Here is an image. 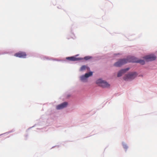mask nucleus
I'll list each match as a JSON object with an SVG mask.
<instances>
[{
	"mask_svg": "<svg viewBox=\"0 0 157 157\" xmlns=\"http://www.w3.org/2000/svg\"><path fill=\"white\" fill-rule=\"evenodd\" d=\"M92 58L91 57L89 56H85L84 57V59L86 60H87Z\"/></svg>",
	"mask_w": 157,
	"mask_h": 157,
	"instance_id": "f8f14e48",
	"label": "nucleus"
},
{
	"mask_svg": "<svg viewBox=\"0 0 157 157\" xmlns=\"http://www.w3.org/2000/svg\"><path fill=\"white\" fill-rule=\"evenodd\" d=\"M136 63H139L142 65H144L145 63V62L144 60L141 59L138 60L137 59Z\"/></svg>",
	"mask_w": 157,
	"mask_h": 157,
	"instance_id": "9d476101",
	"label": "nucleus"
},
{
	"mask_svg": "<svg viewBox=\"0 0 157 157\" xmlns=\"http://www.w3.org/2000/svg\"><path fill=\"white\" fill-rule=\"evenodd\" d=\"M136 73L135 72L128 74L127 75L126 78L125 79V80H126V79H133L136 77Z\"/></svg>",
	"mask_w": 157,
	"mask_h": 157,
	"instance_id": "39448f33",
	"label": "nucleus"
},
{
	"mask_svg": "<svg viewBox=\"0 0 157 157\" xmlns=\"http://www.w3.org/2000/svg\"><path fill=\"white\" fill-rule=\"evenodd\" d=\"M136 62H137V58L134 56H129L128 57L127 59H124L119 60L114 63V65L116 67H119L128 62L136 63Z\"/></svg>",
	"mask_w": 157,
	"mask_h": 157,
	"instance_id": "f257e3e1",
	"label": "nucleus"
},
{
	"mask_svg": "<svg viewBox=\"0 0 157 157\" xmlns=\"http://www.w3.org/2000/svg\"><path fill=\"white\" fill-rule=\"evenodd\" d=\"M75 56H73L72 57H67L66 58V59L67 60H69L71 61H78L82 59V58H76Z\"/></svg>",
	"mask_w": 157,
	"mask_h": 157,
	"instance_id": "0eeeda50",
	"label": "nucleus"
},
{
	"mask_svg": "<svg viewBox=\"0 0 157 157\" xmlns=\"http://www.w3.org/2000/svg\"><path fill=\"white\" fill-rule=\"evenodd\" d=\"M14 56L21 58H25L26 56V53L23 52H19L16 53Z\"/></svg>",
	"mask_w": 157,
	"mask_h": 157,
	"instance_id": "423d86ee",
	"label": "nucleus"
},
{
	"mask_svg": "<svg viewBox=\"0 0 157 157\" xmlns=\"http://www.w3.org/2000/svg\"><path fill=\"white\" fill-rule=\"evenodd\" d=\"M129 68H127L125 69H122L117 74V77H120L122 76L123 74L125 73L127 71H128Z\"/></svg>",
	"mask_w": 157,
	"mask_h": 157,
	"instance_id": "1a4fd4ad",
	"label": "nucleus"
},
{
	"mask_svg": "<svg viewBox=\"0 0 157 157\" xmlns=\"http://www.w3.org/2000/svg\"><path fill=\"white\" fill-rule=\"evenodd\" d=\"M96 82L97 84L103 87H108L110 86V85L107 82L101 79L98 80Z\"/></svg>",
	"mask_w": 157,
	"mask_h": 157,
	"instance_id": "f03ea898",
	"label": "nucleus"
},
{
	"mask_svg": "<svg viewBox=\"0 0 157 157\" xmlns=\"http://www.w3.org/2000/svg\"><path fill=\"white\" fill-rule=\"evenodd\" d=\"M67 102H64L63 103H62L56 106V109H62L66 107L67 106Z\"/></svg>",
	"mask_w": 157,
	"mask_h": 157,
	"instance_id": "6e6552de",
	"label": "nucleus"
},
{
	"mask_svg": "<svg viewBox=\"0 0 157 157\" xmlns=\"http://www.w3.org/2000/svg\"><path fill=\"white\" fill-rule=\"evenodd\" d=\"M123 146L124 148L125 149H127L128 148V147L126 144H123Z\"/></svg>",
	"mask_w": 157,
	"mask_h": 157,
	"instance_id": "ddd939ff",
	"label": "nucleus"
},
{
	"mask_svg": "<svg viewBox=\"0 0 157 157\" xmlns=\"http://www.w3.org/2000/svg\"><path fill=\"white\" fill-rule=\"evenodd\" d=\"M92 72H90L89 73H86L84 75H82L80 77L81 80L82 82H85L86 78H88L92 75Z\"/></svg>",
	"mask_w": 157,
	"mask_h": 157,
	"instance_id": "20e7f679",
	"label": "nucleus"
},
{
	"mask_svg": "<svg viewBox=\"0 0 157 157\" xmlns=\"http://www.w3.org/2000/svg\"><path fill=\"white\" fill-rule=\"evenodd\" d=\"M87 68V67L85 65L82 66L80 68V71H83L86 69Z\"/></svg>",
	"mask_w": 157,
	"mask_h": 157,
	"instance_id": "9b49d317",
	"label": "nucleus"
},
{
	"mask_svg": "<svg viewBox=\"0 0 157 157\" xmlns=\"http://www.w3.org/2000/svg\"><path fill=\"white\" fill-rule=\"evenodd\" d=\"M143 58L146 60L148 61L155 60L156 59V57L154 55H151L144 57Z\"/></svg>",
	"mask_w": 157,
	"mask_h": 157,
	"instance_id": "7ed1b4c3",
	"label": "nucleus"
}]
</instances>
